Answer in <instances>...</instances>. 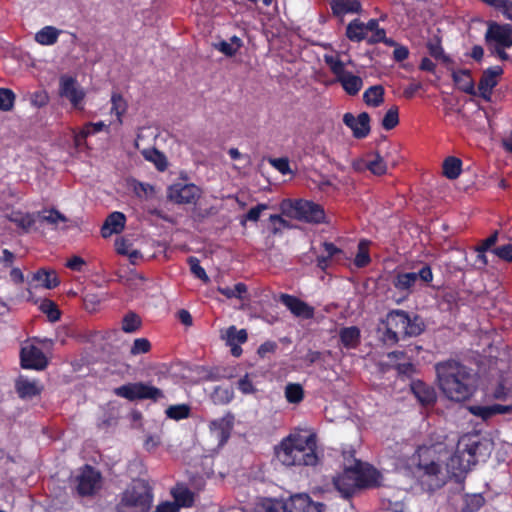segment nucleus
I'll return each mask as SVG.
<instances>
[{"instance_id": "1", "label": "nucleus", "mask_w": 512, "mask_h": 512, "mask_svg": "<svg viewBox=\"0 0 512 512\" xmlns=\"http://www.w3.org/2000/svg\"><path fill=\"white\" fill-rule=\"evenodd\" d=\"M488 454V443L478 435H463L453 454L448 453L443 444L421 446L411 457L407 470L418 478L424 489L441 487L448 478L461 479L480 456Z\"/></svg>"}, {"instance_id": "2", "label": "nucleus", "mask_w": 512, "mask_h": 512, "mask_svg": "<svg viewBox=\"0 0 512 512\" xmlns=\"http://www.w3.org/2000/svg\"><path fill=\"white\" fill-rule=\"evenodd\" d=\"M435 370L439 389L449 400L465 401L475 392V375L464 365L455 361H447L438 363Z\"/></svg>"}, {"instance_id": "3", "label": "nucleus", "mask_w": 512, "mask_h": 512, "mask_svg": "<svg viewBox=\"0 0 512 512\" xmlns=\"http://www.w3.org/2000/svg\"><path fill=\"white\" fill-rule=\"evenodd\" d=\"M316 446L314 433H294L280 442L275 453L278 461L285 466H314L318 463Z\"/></svg>"}, {"instance_id": "4", "label": "nucleus", "mask_w": 512, "mask_h": 512, "mask_svg": "<svg viewBox=\"0 0 512 512\" xmlns=\"http://www.w3.org/2000/svg\"><path fill=\"white\" fill-rule=\"evenodd\" d=\"M381 339L387 345L398 342L400 337L417 336L424 330V323L418 316H411L402 310L388 313Z\"/></svg>"}, {"instance_id": "5", "label": "nucleus", "mask_w": 512, "mask_h": 512, "mask_svg": "<svg viewBox=\"0 0 512 512\" xmlns=\"http://www.w3.org/2000/svg\"><path fill=\"white\" fill-rule=\"evenodd\" d=\"M282 215L305 221L308 223L325 222V213L323 208L311 201L303 199H285L280 204Z\"/></svg>"}, {"instance_id": "6", "label": "nucleus", "mask_w": 512, "mask_h": 512, "mask_svg": "<svg viewBox=\"0 0 512 512\" xmlns=\"http://www.w3.org/2000/svg\"><path fill=\"white\" fill-rule=\"evenodd\" d=\"M151 502L150 489L144 483L136 482L124 491L118 510L119 512H147Z\"/></svg>"}, {"instance_id": "7", "label": "nucleus", "mask_w": 512, "mask_h": 512, "mask_svg": "<svg viewBox=\"0 0 512 512\" xmlns=\"http://www.w3.org/2000/svg\"><path fill=\"white\" fill-rule=\"evenodd\" d=\"M486 42L493 46V52L501 60H507L505 49L512 46V27L509 24L490 23L485 34Z\"/></svg>"}, {"instance_id": "8", "label": "nucleus", "mask_w": 512, "mask_h": 512, "mask_svg": "<svg viewBox=\"0 0 512 512\" xmlns=\"http://www.w3.org/2000/svg\"><path fill=\"white\" fill-rule=\"evenodd\" d=\"M354 40H366L368 43L384 42L389 46H397L392 39L385 37L384 29L379 28L377 20L371 19L367 23L354 18Z\"/></svg>"}, {"instance_id": "9", "label": "nucleus", "mask_w": 512, "mask_h": 512, "mask_svg": "<svg viewBox=\"0 0 512 512\" xmlns=\"http://www.w3.org/2000/svg\"><path fill=\"white\" fill-rule=\"evenodd\" d=\"M115 394L130 401L151 399L157 401L163 397L160 389L145 383H129L116 388Z\"/></svg>"}, {"instance_id": "10", "label": "nucleus", "mask_w": 512, "mask_h": 512, "mask_svg": "<svg viewBox=\"0 0 512 512\" xmlns=\"http://www.w3.org/2000/svg\"><path fill=\"white\" fill-rule=\"evenodd\" d=\"M76 490L82 496L93 495L102 487L99 471L90 466L80 469L75 477Z\"/></svg>"}, {"instance_id": "11", "label": "nucleus", "mask_w": 512, "mask_h": 512, "mask_svg": "<svg viewBox=\"0 0 512 512\" xmlns=\"http://www.w3.org/2000/svg\"><path fill=\"white\" fill-rule=\"evenodd\" d=\"M202 190L192 183H175L168 187L167 198L176 204H195Z\"/></svg>"}, {"instance_id": "12", "label": "nucleus", "mask_w": 512, "mask_h": 512, "mask_svg": "<svg viewBox=\"0 0 512 512\" xmlns=\"http://www.w3.org/2000/svg\"><path fill=\"white\" fill-rule=\"evenodd\" d=\"M381 479V474L371 465L354 459V490L377 487Z\"/></svg>"}, {"instance_id": "13", "label": "nucleus", "mask_w": 512, "mask_h": 512, "mask_svg": "<svg viewBox=\"0 0 512 512\" xmlns=\"http://www.w3.org/2000/svg\"><path fill=\"white\" fill-rule=\"evenodd\" d=\"M433 279V274L428 266L421 268L419 272H407L398 274L394 280V286L397 290L409 294L418 282L428 283Z\"/></svg>"}, {"instance_id": "14", "label": "nucleus", "mask_w": 512, "mask_h": 512, "mask_svg": "<svg viewBox=\"0 0 512 512\" xmlns=\"http://www.w3.org/2000/svg\"><path fill=\"white\" fill-rule=\"evenodd\" d=\"M21 363L24 368L42 370L47 366V359L38 347L26 343L21 349Z\"/></svg>"}, {"instance_id": "15", "label": "nucleus", "mask_w": 512, "mask_h": 512, "mask_svg": "<svg viewBox=\"0 0 512 512\" xmlns=\"http://www.w3.org/2000/svg\"><path fill=\"white\" fill-rule=\"evenodd\" d=\"M60 94L67 98L75 108L80 107L85 97V92L77 81L68 76H63L60 79Z\"/></svg>"}, {"instance_id": "16", "label": "nucleus", "mask_w": 512, "mask_h": 512, "mask_svg": "<svg viewBox=\"0 0 512 512\" xmlns=\"http://www.w3.org/2000/svg\"><path fill=\"white\" fill-rule=\"evenodd\" d=\"M354 170H368L373 175L382 176L387 173L388 167L380 154L371 153L365 158L354 161Z\"/></svg>"}, {"instance_id": "17", "label": "nucleus", "mask_w": 512, "mask_h": 512, "mask_svg": "<svg viewBox=\"0 0 512 512\" xmlns=\"http://www.w3.org/2000/svg\"><path fill=\"white\" fill-rule=\"evenodd\" d=\"M221 339L231 348V353L239 357L242 353L240 344L247 341V332L245 329L238 330L235 326H230L221 330Z\"/></svg>"}, {"instance_id": "18", "label": "nucleus", "mask_w": 512, "mask_h": 512, "mask_svg": "<svg viewBox=\"0 0 512 512\" xmlns=\"http://www.w3.org/2000/svg\"><path fill=\"white\" fill-rule=\"evenodd\" d=\"M289 512H322L323 505L314 502L307 494L300 493L290 497L286 502Z\"/></svg>"}, {"instance_id": "19", "label": "nucleus", "mask_w": 512, "mask_h": 512, "mask_svg": "<svg viewBox=\"0 0 512 512\" xmlns=\"http://www.w3.org/2000/svg\"><path fill=\"white\" fill-rule=\"evenodd\" d=\"M502 73L503 70L500 66L490 67L483 72L478 86L479 95L482 98L485 100L490 99L492 90L497 85L498 78Z\"/></svg>"}, {"instance_id": "20", "label": "nucleus", "mask_w": 512, "mask_h": 512, "mask_svg": "<svg viewBox=\"0 0 512 512\" xmlns=\"http://www.w3.org/2000/svg\"><path fill=\"white\" fill-rule=\"evenodd\" d=\"M280 300L296 317L309 319L314 315L313 307L294 296L282 294Z\"/></svg>"}, {"instance_id": "21", "label": "nucleus", "mask_w": 512, "mask_h": 512, "mask_svg": "<svg viewBox=\"0 0 512 512\" xmlns=\"http://www.w3.org/2000/svg\"><path fill=\"white\" fill-rule=\"evenodd\" d=\"M232 426L233 416L227 414L222 418L213 420L210 424V429L215 438L222 444L228 439Z\"/></svg>"}, {"instance_id": "22", "label": "nucleus", "mask_w": 512, "mask_h": 512, "mask_svg": "<svg viewBox=\"0 0 512 512\" xmlns=\"http://www.w3.org/2000/svg\"><path fill=\"white\" fill-rule=\"evenodd\" d=\"M6 217L10 222L21 229L23 233L30 232L37 222L36 213H28L20 210L11 211Z\"/></svg>"}, {"instance_id": "23", "label": "nucleus", "mask_w": 512, "mask_h": 512, "mask_svg": "<svg viewBox=\"0 0 512 512\" xmlns=\"http://www.w3.org/2000/svg\"><path fill=\"white\" fill-rule=\"evenodd\" d=\"M468 409L473 415L480 417L483 420H487L496 414H506V413L511 412L512 404H509V405L493 404V405H488V406L472 405V406H469Z\"/></svg>"}, {"instance_id": "24", "label": "nucleus", "mask_w": 512, "mask_h": 512, "mask_svg": "<svg viewBox=\"0 0 512 512\" xmlns=\"http://www.w3.org/2000/svg\"><path fill=\"white\" fill-rule=\"evenodd\" d=\"M36 219L54 229L64 228L68 222L67 217L55 209H45L37 212Z\"/></svg>"}, {"instance_id": "25", "label": "nucleus", "mask_w": 512, "mask_h": 512, "mask_svg": "<svg viewBox=\"0 0 512 512\" xmlns=\"http://www.w3.org/2000/svg\"><path fill=\"white\" fill-rule=\"evenodd\" d=\"M452 78L460 90L470 95H476L477 92L470 70L455 69L452 71Z\"/></svg>"}, {"instance_id": "26", "label": "nucleus", "mask_w": 512, "mask_h": 512, "mask_svg": "<svg viewBox=\"0 0 512 512\" xmlns=\"http://www.w3.org/2000/svg\"><path fill=\"white\" fill-rule=\"evenodd\" d=\"M326 62L330 66L331 70L339 77L344 90L348 94H352V78L348 74L344 73L346 61L344 59H336L330 56L326 57Z\"/></svg>"}, {"instance_id": "27", "label": "nucleus", "mask_w": 512, "mask_h": 512, "mask_svg": "<svg viewBox=\"0 0 512 512\" xmlns=\"http://www.w3.org/2000/svg\"><path fill=\"white\" fill-rule=\"evenodd\" d=\"M125 215L121 212H113L104 222L101 233L104 238L111 236L114 233H119L125 226Z\"/></svg>"}, {"instance_id": "28", "label": "nucleus", "mask_w": 512, "mask_h": 512, "mask_svg": "<svg viewBox=\"0 0 512 512\" xmlns=\"http://www.w3.org/2000/svg\"><path fill=\"white\" fill-rule=\"evenodd\" d=\"M351 411L349 406L335 403L326 407L325 409V417L326 419L335 424H342L349 420Z\"/></svg>"}, {"instance_id": "29", "label": "nucleus", "mask_w": 512, "mask_h": 512, "mask_svg": "<svg viewBox=\"0 0 512 512\" xmlns=\"http://www.w3.org/2000/svg\"><path fill=\"white\" fill-rule=\"evenodd\" d=\"M16 390L21 398H31L40 394L42 386L36 380L20 376L16 380Z\"/></svg>"}, {"instance_id": "30", "label": "nucleus", "mask_w": 512, "mask_h": 512, "mask_svg": "<svg viewBox=\"0 0 512 512\" xmlns=\"http://www.w3.org/2000/svg\"><path fill=\"white\" fill-rule=\"evenodd\" d=\"M411 390L417 400L423 405H430L436 400L434 389L422 381L412 382Z\"/></svg>"}, {"instance_id": "31", "label": "nucleus", "mask_w": 512, "mask_h": 512, "mask_svg": "<svg viewBox=\"0 0 512 512\" xmlns=\"http://www.w3.org/2000/svg\"><path fill=\"white\" fill-rule=\"evenodd\" d=\"M61 30L54 26H45L35 34V41L43 46L54 45L58 41Z\"/></svg>"}, {"instance_id": "32", "label": "nucleus", "mask_w": 512, "mask_h": 512, "mask_svg": "<svg viewBox=\"0 0 512 512\" xmlns=\"http://www.w3.org/2000/svg\"><path fill=\"white\" fill-rule=\"evenodd\" d=\"M242 45V40L237 36H232L229 40H221L212 44L216 50L228 57L234 56Z\"/></svg>"}, {"instance_id": "33", "label": "nucleus", "mask_w": 512, "mask_h": 512, "mask_svg": "<svg viewBox=\"0 0 512 512\" xmlns=\"http://www.w3.org/2000/svg\"><path fill=\"white\" fill-rule=\"evenodd\" d=\"M384 88L381 85L369 87L363 93V101L369 107H379L384 102Z\"/></svg>"}, {"instance_id": "34", "label": "nucleus", "mask_w": 512, "mask_h": 512, "mask_svg": "<svg viewBox=\"0 0 512 512\" xmlns=\"http://www.w3.org/2000/svg\"><path fill=\"white\" fill-rule=\"evenodd\" d=\"M115 249L118 254L127 256L132 264H136L142 257L141 252L137 249H133L131 243L124 238L115 240Z\"/></svg>"}, {"instance_id": "35", "label": "nucleus", "mask_w": 512, "mask_h": 512, "mask_svg": "<svg viewBox=\"0 0 512 512\" xmlns=\"http://www.w3.org/2000/svg\"><path fill=\"white\" fill-rule=\"evenodd\" d=\"M33 279L46 289H53L60 283L53 270L40 269L34 274Z\"/></svg>"}, {"instance_id": "36", "label": "nucleus", "mask_w": 512, "mask_h": 512, "mask_svg": "<svg viewBox=\"0 0 512 512\" xmlns=\"http://www.w3.org/2000/svg\"><path fill=\"white\" fill-rule=\"evenodd\" d=\"M371 131L370 116L366 112L360 113L354 118V138H365Z\"/></svg>"}, {"instance_id": "37", "label": "nucleus", "mask_w": 512, "mask_h": 512, "mask_svg": "<svg viewBox=\"0 0 512 512\" xmlns=\"http://www.w3.org/2000/svg\"><path fill=\"white\" fill-rule=\"evenodd\" d=\"M352 472L350 468L345 469L343 475H339L334 479V484L344 498L349 499L352 495Z\"/></svg>"}, {"instance_id": "38", "label": "nucleus", "mask_w": 512, "mask_h": 512, "mask_svg": "<svg viewBox=\"0 0 512 512\" xmlns=\"http://www.w3.org/2000/svg\"><path fill=\"white\" fill-rule=\"evenodd\" d=\"M128 108L126 100L122 97V95L118 93H113L111 96V114H114L117 117V122L119 125L123 123L122 116L126 113Z\"/></svg>"}, {"instance_id": "39", "label": "nucleus", "mask_w": 512, "mask_h": 512, "mask_svg": "<svg viewBox=\"0 0 512 512\" xmlns=\"http://www.w3.org/2000/svg\"><path fill=\"white\" fill-rule=\"evenodd\" d=\"M322 247L323 253L318 257V265L320 268L325 269L328 266V259L339 256L342 254V251L334 244L328 242H324Z\"/></svg>"}, {"instance_id": "40", "label": "nucleus", "mask_w": 512, "mask_h": 512, "mask_svg": "<svg viewBox=\"0 0 512 512\" xmlns=\"http://www.w3.org/2000/svg\"><path fill=\"white\" fill-rule=\"evenodd\" d=\"M462 162L459 158L448 157L443 163V173L449 179H456L461 173Z\"/></svg>"}, {"instance_id": "41", "label": "nucleus", "mask_w": 512, "mask_h": 512, "mask_svg": "<svg viewBox=\"0 0 512 512\" xmlns=\"http://www.w3.org/2000/svg\"><path fill=\"white\" fill-rule=\"evenodd\" d=\"M285 398L289 403H300L304 398V390L298 383H288L284 390Z\"/></svg>"}, {"instance_id": "42", "label": "nucleus", "mask_w": 512, "mask_h": 512, "mask_svg": "<svg viewBox=\"0 0 512 512\" xmlns=\"http://www.w3.org/2000/svg\"><path fill=\"white\" fill-rule=\"evenodd\" d=\"M172 494L175 498L174 503L179 504V508L181 506L189 507L193 503V493L185 487H182V486L176 487L172 491Z\"/></svg>"}, {"instance_id": "43", "label": "nucleus", "mask_w": 512, "mask_h": 512, "mask_svg": "<svg viewBox=\"0 0 512 512\" xmlns=\"http://www.w3.org/2000/svg\"><path fill=\"white\" fill-rule=\"evenodd\" d=\"M483 503L484 499L480 494L465 495L461 509L464 512H475L482 507Z\"/></svg>"}, {"instance_id": "44", "label": "nucleus", "mask_w": 512, "mask_h": 512, "mask_svg": "<svg viewBox=\"0 0 512 512\" xmlns=\"http://www.w3.org/2000/svg\"><path fill=\"white\" fill-rule=\"evenodd\" d=\"M369 244L370 242L367 240H361L359 242L358 251L356 256L354 257V265L358 267H363L370 262Z\"/></svg>"}, {"instance_id": "45", "label": "nucleus", "mask_w": 512, "mask_h": 512, "mask_svg": "<svg viewBox=\"0 0 512 512\" xmlns=\"http://www.w3.org/2000/svg\"><path fill=\"white\" fill-rule=\"evenodd\" d=\"M399 124V108L397 106L390 107L383 119L382 126L385 130H391Z\"/></svg>"}, {"instance_id": "46", "label": "nucleus", "mask_w": 512, "mask_h": 512, "mask_svg": "<svg viewBox=\"0 0 512 512\" xmlns=\"http://www.w3.org/2000/svg\"><path fill=\"white\" fill-rule=\"evenodd\" d=\"M489 6L498 9L507 19L512 21V1L510 0H481Z\"/></svg>"}, {"instance_id": "47", "label": "nucleus", "mask_w": 512, "mask_h": 512, "mask_svg": "<svg viewBox=\"0 0 512 512\" xmlns=\"http://www.w3.org/2000/svg\"><path fill=\"white\" fill-rule=\"evenodd\" d=\"M218 291L227 298L242 299L247 292V287L243 283H238L234 287H219Z\"/></svg>"}, {"instance_id": "48", "label": "nucleus", "mask_w": 512, "mask_h": 512, "mask_svg": "<svg viewBox=\"0 0 512 512\" xmlns=\"http://www.w3.org/2000/svg\"><path fill=\"white\" fill-rule=\"evenodd\" d=\"M333 13L342 19V17L352 12V0H332Z\"/></svg>"}, {"instance_id": "49", "label": "nucleus", "mask_w": 512, "mask_h": 512, "mask_svg": "<svg viewBox=\"0 0 512 512\" xmlns=\"http://www.w3.org/2000/svg\"><path fill=\"white\" fill-rule=\"evenodd\" d=\"M166 415L175 420H180L188 417L189 407L187 405H173L166 409Z\"/></svg>"}, {"instance_id": "50", "label": "nucleus", "mask_w": 512, "mask_h": 512, "mask_svg": "<svg viewBox=\"0 0 512 512\" xmlns=\"http://www.w3.org/2000/svg\"><path fill=\"white\" fill-rule=\"evenodd\" d=\"M188 264L190 266L191 272L195 277L199 278L204 283H208L210 281V278L208 277L204 268L200 266L199 260L196 257H189Z\"/></svg>"}, {"instance_id": "51", "label": "nucleus", "mask_w": 512, "mask_h": 512, "mask_svg": "<svg viewBox=\"0 0 512 512\" xmlns=\"http://www.w3.org/2000/svg\"><path fill=\"white\" fill-rule=\"evenodd\" d=\"M140 318L134 313H128L122 321V329L127 333L135 332L140 327Z\"/></svg>"}, {"instance_id": "52", "label": "nucleus", "mask_w": 512, "mask_h": 512, "mask_svg": "<svg viewBox=\"0 0 512 512\" xmlns=\"http://www.w3.org/2000/svg\"><path fill=\"white\" fill-rule=\"evenodd\" d=\"M134 193L140 198H150L154 195V187L147 183L134 182L132 184Z\"/></svg>"}, {"instance_id": "53", "label": "nucleus", "mask_w": 512, "mask_h": 512, "mask_svg": "<svg viewBox=\"0 0 512 512\" xmlns=\"http://www.w3.org/2000/svg\"><path fill=\"white\" fill-rule=\"evenodd\" d=\"M15 95L10 89H0V110L9 111L13 107Z\"/></svg>"}, {"instance_id": "54", "label": "nucleus", "mask_w": 512, "mask_h": 512, "mask_svg": "<svg viewBox=\"0 0 512 512\" xmlns=\"http://www.w3.org/2000/svg\"><path fill=\"white\" fill-rule=\"evenodd\" d=\"M40 309L48 316L50 321H56L59 319L60 312L54 302L44 300L40 305Z\"/></svg>"}, {"instance_id": "55", "label": "nucleus", "mask_w": 512, "mask_h": 512, "mask_svg": "<svg viewBox=\"0 0 512 512\" xmlns=\"http://www.w3.org/2000/svg\"><path fill=\"white\" fill-rule=\"evenodd\" d=\"M493 253L504 261L512 262V243L496 247Z\"/></svg>"}, {"instance_id": "56", "label": "nucleus", "mask_w": 512, "mask_h": 512, "mask_svg": "<svg viewBox=\"0 0 512 512\" xmlns=\"http://www.w3.org/2000/svg\"><path fill=\"white\" fill-rule=\"evenodd\" d=\"M267 209L268 206L266 204H259L251 208L246 214L245 219L242 221V224H244L246 220L256 222L259 219L261 213Z\"/></svg>"}, {"instance_id": "57", "label": "nucleus", "mask_w": 512, "mask_h": 512, "mask_svg": "<svg viewBox=\"0 0 512 512\" xmlns=\"http://www.w3.org/2000/svg\"><path fill=\"white\" fill-rule=\"evenodd\" d=\"M150 349V343L145 338H138L134 341V344L131 348L132 354H140V353H146Z\"/></svg>"}, {"instance_id": "58", "label": "nucleus", "mask_w": 512, "mask_h": 512, "mask_svg": "<svg viewBox=\"0 0 512 512\" xmlns=\"http://www.w3.org/2000/svg\"><path fill=\"white\" fill-rule=\"evenodd\" d=\"M238 389L243 394H253L256 391L248 375H245L238 381Z\"/></svg>"}, {"instance_id": "59", "label": "nucleus", "mask_w": 512, "mask_h": 512, "mask_svg": "<svg viewBox=\"0 0 512 512\" xmlns=\"http://www.w3.org/2000/svg\"><path fill=\"white\" fill-rule=\"evenodd\" d=\"M107 128L108 126L102 121L97 123H88L84 126V136H89Z\"/></svg>"}, {"instance_id": "60", "label": "nucleus", "mask_w": 512, "mask_h": 512, "mask_svg": "<svg viewBox=\"0 0 512 512\" xmlns=\"http://www.w3.org/2000/svg\"><path fill=\"white\" fill-rule=\"evenodd\" d=\"M30 101L35 107H42L48 102V96L45 92L38 91L31 95Z\"/></svg>"}, {"instance_id": "61", "label": "nucleus", "mask_w": 512, "mask_h": 512, "mask_svg": "<svg viewBox=\"0 0 512 512\" xmlns=\"http://www.w3.org/2000/svg\"><path fill=\"white\" fill-rule=\"evenodd\" d=\"M270 163L282 174H287L290 172L289 162L285 158L272 159Z\"/></svg>"}, {"instance_id": "62", "label": "nucleus", "mask_w": 512, "mask_h": 512, "mask_svg": "<svg viewBox=\"0 0 512 512\" xmlns=\"http://www.w3.org/2000/svg\"><path fill=\"white\" fill-rule=\"evenodd\" d=\"M265 512H283L287 509L286 503L268 500L263 504Z\"/></svg>"}, {"instance_id": "63", "label": "nucleus", "mask_w": 512, "mask_h": 512, "mask_svg": "<svg viewBox=\"0 0 512 512\" xmlns=\"http://www.w3.org/2000/svg\"><path fill=\"white\" fill-rule=\"evenodd\" d=\"M179 511V504H176L174 502L166 501L161 504H159L156 507L155 512H178Z\"/></svg>"}, {"instance_id": "64", "label": "nucleus", "mask_w": 512, "mask_h": 512, "mask_svg": "<svg viewBox=\"0 0 512 512\" xmlns=\"http://www.w3.org/2000/svg\"><path fill=\"white\" fill-rule=\"evenodd\" d=\"M84 264H85L84 259L79 256H73L66 263L68 268L75 270V271H81Z\"/></svg>"}]
</instances>
